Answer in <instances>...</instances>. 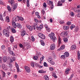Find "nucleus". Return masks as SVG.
Masks as SVG:
<instances>
[{
    "instance_id": "obj_1",
    "label": "nucleus",
    "mask_w": 80,
    "mask_h": 80,
    "mask_svg": "<svg viewBox=\"0 0 80 80\" xmlns=\"http://www.w3.org/2000/svg\"><path fill=\"white\" fill-rule=\"evenodd\" d=\"M12 27H13L15 28H16L17 27L18 28L21 29V28H22V25H21L19 23H16L15 22H12Z\"/></svg>"
},
{
    "instance_id": "obj_2",
    "label": "nucleus",
    "mask_w": 80,
    "mask_h": 80,
    "mask_svg": "<svg viewBox=\"0 0 80 80\" xmlns=\"http://www.w3.org/2000/svg\"><path fill=\"white\" fill-rule=\"evenodd\" d=\"M55 34L53 32H51V34L48 35L49 37L52 39L53 41V42H55V40H57V38L54 36Z\"/></svg>"
},
{
    "instance_id": "obj_3",
    "label": "nucleus",
    "mask_w": 80,
    "mask_h": 80,
    "mask_svg": "<svg viewBox=\"0 0 80 80\" xmlns=\"http://www.w3.org/2000/svg\"><path fill=\"white\" fill-rule=\"evenodd\" d=\"M38 35L39 37L42 40H44L45 39V36L42 33H39L38 34Z\"/></svg>"
},
{
    "instance_id": "obj_4",
    "label": "nucleus",
    "mask_w": 80,
    "mask_h": 80,
    "mask_svg": "<svg viewBox=\"0 0 80 80\" xmlns=\"http://www.w3.org/2000/svg\"><path fill=\"white\" fill-rule=\"evenodd\" d=\"M47 3L49 5H51V9H52L53 8V2L52 1L48 0L47 1Z\"/></svg>"
},
{
    "instance_id": "obj_5",
    "label": "nucleus",
    "mask_w": 80,
    "mask_h": 80,
    "mask_svg": "<svg viewBox=\"0 0 80 80\" xmlns=\"http://www.w3.org/2000/svg\"><path fill=\"white\" fill-rule=\"evenodd\" d=\"M68 33V32L67 31L62 32L61 34V36L62 37H66Z\"/></svg>"
},
{
    "instance_id": "obj_6",
    "label": "nucleus",
    "mask_w": 80,
    "mask_h": 80,
    "mask_svg": "<svg viewBox=\"0 0 80 80\" xmlns=\"http://www.w3.org/2000/svg\"><path fill=\"white\" fill-rule=\"evenodd\" d=\"M48 62H49V63H50L51 65H55V62L53 61V59H52V58H48Z\"/></svg>"
},
{
    "instance_id": "obj_7",
    "label": "nucleus",
    "mask_w": 80,
    "mask_h": 80,
    "mask_svg": "<svg viewBox=\"0 0 80 80\" xmlns=\"http://www.w3.org/2000/svg\"><path fill=\"white\" fill-rule=\"evenodd\" d=\"M43 28V25H40L39 27H36L37 30H39V31L41 30V29H42Z\"/></svg>"
},
{
    "instance_id": "obj_8",
    "label": "nucleus",
    "mask_w": 80,
    "mask_h": 80,
    "mask_svg": "<svg viewBox=\"0 0 80 80\" xmlns=\"http://www.w3.org/2000/svg\"><path fill=\"white\" fill-rule=\"evenodd\" d=\"M50 48L52 50H53L55 48V45L54 44H52L51 45Z\"/></svg>"
},
{
    "instance_id": "obj_9",
    "label": "nucleus",
    "mask_w": 80,
    "mask_h": 80,
    "mask_svg": "<svg viewBox=\"0 0 80 80\" xmlns=\"http://www.w3.org/2000/svg\"><path fill=\"white\" fill-rule=\"evenodd\" d=\"M25 70L28 72V73H30V68L28 67L25 66Z\"/></svg>"
},
{
    "instance_id": "obj_10",
    "label": "nucleus",
    "mask_w": 80,
    "mask_h": 80,
    "mask_svg": "<svg viewBox=\"0 0 80 80\" xmlns=\"http://www.w3.org/2000/svg\"><path fill=\"white\" fill-rule=\"evenodd\" d=\"M15 66L17 69V72H19L20 71L19 70V66H18V64L17 62H15Z\"/></svg>"
},
{
    "instance_id": "obj_11",
    "label": "nucleus",
    "mask_w": 80,
    "mask_h": 80,
    "mask_svg": "<svg viewBox=\"0 0 80 80\" xmlns=\"http://www.w3.org/2000/svg\"><path fill=\"white\" fill-rule=\"evenodd\" d=\"M3 62L5 63L7 61V57L5 56L2 58Z\"/></svg>"
},
{
    "instance_id": "obj_12",
    "label": "nucleus",
    "mask_w": 80,
    "mask_h": 80,
    "mask_svg": "<svg viewBox=\"0 0 80 80\" xmlns=\"http://www.w3.org/2000/svg\"><path fill=\"white\" fill-rule=\"evenodd\" d=\"M65 48V46L63 45H62L60 48L58 49V51H60V50H63Z\"/></svg>"
},
{
    "instance_id": "obj_13",
    "label": "nucleus",
    "mask_w": 80,
    "mask_h": 80,
    "mask_svg": "<svg viewBox=\"0 0 80 80\" xmlns=\"http://www.w3.org/2000/svg\"><path fill=\"white\" fill-rule=\"evenodd\" d=\"M16 58L15 57H12L11 59L10 60V62L11 63L13 62V61H15Z\"/></svg>"
},
{
    "instance_id": "obj_14",
    "label": "nucleus",
    "mask_w": 80,
    "mask_h": 80,
    "mask_svg": "<svg viewBox=\"0 0 80 80\" xmlns=\"http://www.w3.org/2000/svg\"><path fill=\"white\" fill-rule=\"evenodd\" d=\"M17 4H14L13 6V8L12 9V10H13V11H14V10L17 8Z\"/></svg>"
},
{
    "instance_id": "obj_15",
    "label": "nucleus",
    "mask_w": 80,
    "mask_h": 80,
    "mask_svg": "<svg viewBox=\"0 0 80 80\" xmlns=\"http://www.w3.org/2000/svg\"><path fill=\"white\" fill-rule=\"evenodd\" d=\"M44 78L45 80H49V78L47 75H45L44 76Z\"/></svg>"
},
{
    "instance_id": "obj_16",
    "label": "nucleus",
    "mask_w": 80,
    "mask_h": 80,
    "mask_svg": "<svg viewBox=\"0 0 80 80\" xmlns=\"http://www.w3.org/2000/svg\"><path fill=\"white\" fill-rule=\"evenodd\" d=\"M71 50H75V49H76V45H72L71 46Z\"/></svg>"
},
{
    "instance_id": "obj_17",
    "label": "nucleus",
    "mask_w": 80,
    "mask_h": 80,
    "mask_svg": "<svg viewBox=\"0 0 80 80\" xmlns=\"http://www.w3.org/2000/svg\"><path fill=\"white\" fill-rule=\"evenodd\" d=\"M10 41L12 42H13V41H14L13 37V36H11L10 37Z\"/></svg>"
},
{
    "instance_id": "obj_18",
    "label": "nucleus",
    "mask_w": 80,
    "mask_h": 80,
    "mask_svg": "<svg viewBox=\"0 0 80 80\" xmlns=\"http://www.w3.org/2000/svg\"><path fill=\"white\" fill-rule=\"evenodd\" d=\"M11 31H12V33H16V30L15 29L13 28H11Z\"/></svg>"
},
{
    "instance_id": "obj_19",
    "label": "nucleus",
    "mask_w": 80,
    "mask_h": 80,
    "mask_svg": "<svg viewBox=\"0 0 80 80\" xmlns=\"http://www.w3.org/2000/svg\"><path fill=\"white\" fill-rule=\"evenodd\" d=\"M58 6H62V2L61 1H59L58 3Z\"/></svg>"
},
{
    "instance_id": "obj_20",
    "label": "nucleus",
    "mask_w": 80,
    "mask_h": 80,
    "mask_svg": "<svg viewBox=\"0 0 80 80\" xmlns=\"http://www.w3.org/2000/svg\"><path fill=\"white\" fill-rule=\"evenodd\" d=\"M26 34H27V33H26V32L25 31H23L21 33V36L22 37H23V36H24V35H26Z\"/></svg>"
},
{
    "instance_id": "obj_21",
    "label": "nucleus",
    "mask_w": 80,
    "mask_h": 80,
    "mask_svg": "<svg viewBox=\"0 0 80 80\" xmlns=\"http://www.w3.org/2000/svg\"><path fill=\"white\" fill-rule=\"evenodd\" d=\"M6 22H10V19H9V17L7 16L6 17Z\"/></svg>"
},
{
    "instance_id": "obj_22",
    "label": "nucleus",
    "mask_w": 80,
    "mask_h": 80,
    "mask_svg": "<svg viewBox=\"0 0 80 80\" xmlns=\"http://www.w3.org/2000/svg\"><path fill=\"white\" fill-rule=\"evenodd\" d=\"M8 31L6 30V29H4L3 30L2 32L4 34V35H5L6 33L7 32H8Z\"/></svg>"
},
{
    "instance_id": "obj_23",
    "label": "nucleus",
    "mask_w": 80,
    "mask_h": 80,
    "mask_svg": "<svg viewBox=\"0 0 80 80\" xmlns=\"http://www.w3.org/2000/svg\"><path fill=\"white\" fill-rule=\"evenodd\" d=\"M63 28L64 30H68V29H69V27L68 26H64L63 27Z\"/></svg>"
},
{
    "instance_id": "obj_24",
    "label": "nucleus",
    "mask_w": 80,
    "mask_h": 80,
    "mask_svg": "<svg viewBox=\"0 0 80 80\" xmlns=\"http://www.w3.org/2000/svg\"><path fill=\"white\" fill-rule=\"evenodd\" d=\"M38 72L40 73H45L46 71H44L43 70H40L38 71Z\"/></svg>"
},
{
    "instance_id": "obj_25",
    "label": "nucleus",
    "mask_w": 80,
    "mask_h": 80,
    "mask_svg": "<svg viewBox=\"0 0 80 80\" xmlns=\"http://www.w3.org/2000/svg\"><path fill=\"white\" fill-rule=\"evenodd\" d=\"M9 32H8L7 33H6L4 35L6 36V37H9Z\"/></svg>"
},
{
    "instance_id": "obj_26",
    "label": "nucleus",
    "mask_w": 80,
    "mask_h": 80,
    "mask_svg": "<svg viewBox=\"0 0 80 80\" xmlns=\"http://www.w3.org/2000/svg\"><path fill=\"white\" fill-rule=\"evenodd\" d=\"M63 40L64 42H65L66 43L68 42V39L67 38H63Z\"/></svg>"
},
{
    "instance_id": "obj_27",
    "label": "nucleus",
    "mask_w": 80,
    "mask_h": 80,
    "mask_svg": "<svg viewBox=\"0 0 80 80\" xmlns=\"http://www.w3.org/2000/svg\"><path fill=\"white\" fill-rule=\"evenodd\" d=\"M75 26L74 25L72 24L70 27V29L71 30H73L74 28H75Z\"/></svg>"
},
{
    "instance_id": "obj_28",
    "label": "nucleus",
    "mask_w": 80,
    "mask_h": 80,
    "mask_svg": "<svg viewBox=\"0 0 80 80\" xmlns=\"http://www.w3.org/2000/svg\"><path fill=\"white\" fill-rule=\"evenodd\" d=\"M38 56H34L33 58L35 60H38Z\"/></svg>"
},
{
    "instance_id": "obj_29",
    "label": "nucleus",
    "mask_w": 80,
    "mask_h": 80,
    "mask_svg": "<svg viewBox=\"0 0 80 80\" xmlns=\"http://www.w3.org/2000/svg\"><path fill=\"white\" fill-rule=\"evenodd\" d=\"M30 1V0H27V7H29V6H30V4L29 3V1Z\"/></svg>"
},
{
    "instance_id": "obj_30",
    "label": "nucleus",
    "mask_w": 80,
    "mask_h": 80,
    "mask_svg": "<svg viewBox=\"0 0 80 80\" xmlns=\"http://www.w3.org/2000/svg\"><path fill=\"white\" fill-rule=\"evenodd\" d=\"M64 54L66 56V57H69V53H68V52H66L64 53Z\"/></svg>"
},
{
    "instance_id": "obj_31",
    "label": "nucleus",
    "mask_w": 80,
    "mask_h": 80,
    "mask_svg": "<svg viewBox=\"0 0 80 80\" xmlns=\"http://www.w3.org/2000/svg\"><path fill=\"white\" fill-rule=\"evenodd\" d=\"M10 54H11V55H12L13 56H15V54L13 53V52L12 51H10L9 52Z\"/></svg>"
},
{
    "instance_id": "obj_32",
    "label": "nucleus",
    "mask_w": 80,
    "mask_h": 80,
    "mask_svg": "<svg viewBox=\"0 0 80 80\" xmlns=\"http://www.w3.org/2000/svg\"><path fill=\"white\" fill-rule=\"evenodd\" d=\"M78 30H79V28H78V26H77L75 28V31L76 32H78Z\"/></svg>"
},
{
    "instance_id": "obj_33",
    "label": "nucleus",
    "mask_w": 80,
    "mask_h": 80,
    "mask_svg": "<svg viewBox=\"0 0 80 80\" xmlns=\"http://www.w3.org/2000/svg\"><path fill=\"white\" fill-rule=\"evenodd\" d=\"M36 55H37L38 57H40V56H41V53L40 52H38L37 53Z\"/></svg>"
},
{
    "instance_id": "obj_34",
    "label": "nucleus",
    "mask_w": 80,
    "mask_h": 80,
    "mask_svg": "<svg viewBox=\"0 0 80 80\" xmlns=\"http://www.w3.org/2000/svg\"><path fill=\"white\" fill-rule=\"evenodd\" d=\"M7 8L9 12H11V8H10V6H8V7H7Z\"/></svg>"
},
{
    "instance_id": "obj_35",
    "label": "nucleus",
    "mask_w": 80,
    "mask_h": 80,
    "mask_svg": "<svg viewBox=\"0 0 80 80\" xmlns=\"http://www.w3.org/2000/svg\"><path fill=\"white\" fill-rule=\"evenodd\" d=\"M70 70L69 69H67L65 71V73L66 74H68V72L70 71Z\"/></svg>"
},
{
    "instance_id": "obj_36",
    "label": "nucleus",
    "mask_w": 80,
    "mask_h": 80,
    "mask_svg": "<svg viewBox=\"0 0 80 80\" xmlns=\"http://www.w3.org/2000/svg\"><path fill=\"white\" fill-rule=\"evenodd\" d=\"M0 20L2 21H3V18L2 15V14H0Z\"/></svg>"
},
{
    "instance_id": "obj_37",
    "label": "nucleus",
    "mask_w": 80,
    "mask_h": 80,
    "mask_svg": "<svg viewBox=\"0 0 80 80\" xmlns=\"http://www.w3.org/2000/svg\"><path fill=\"white\" fill-rule=\"evenodd\" d=\"M14 3H15L14 0H11L10 3L11 5H12V4H14Z\"/></svg>"
},
{
    "instance_id": "obj_38",
    "label": "nucleus",
    "mask_w": 80,
    "mask_h": 80,
    "mask_svg": "<svg viewBox=\"0 0 80 80\" xmlns=\"http://www.w3.org/2000/svg\"><path fill=\"white\" fill-rule=\"evenodd\" d=\"M61 58H62V59H64L65 58V55H62L61 56Z\"/></svg>"
},
{
    "instance_id": "obj_39",
    "label": "nucleus",
    "mask_w": 80,
    "mask_h": 80,
    "mask_svg": "<svg viewBox=\"0 0 80 80\" xmlns=\"http://www.w3.org/2000/svg\"><path fill=\"white\" fill-rule=\"evenodd\" d=\"M58 43H61V39H60V37L58 38Z\"/></svg>"
},
{
    "instance_id": "obj_40",
    "label": "nucleus",
    "mask_w": 80,
    "mask_h": 80,
    "mask_svg": "<svg viewBox=\"0 0 80 80\" xmlns=\"http://www.w3.org/2000/svg\"><path fill=\"white\" fill-rule=\"evenodd\" d=\"M52 77H54L55 78H57V77L56 76V74L55 73H53Z\"/></svg>"
},
{
    "instance_id": "obj_41",
    "label": "nucleus",
    "mask_w": 80,
    "mask_h": 80,
    "mask_svg": "<svg viewBox=\"0 0 80 80\" xmlns=\"http://www.w3.org/2000/svg\"><path fill=\"white\" fill-rule=\"evenodd\" d=\"M2 74V77H5L6 75V74L5 73V72H3Z\"/></svg>"
},
{
    "instance_id": "obj_42",
    "label": "nucleus",
    "mask_w": 80,
    "mask_h": 80,
    "mask_svg": "<svg viewBox=\"0 0 80 80\" xmlns=\"http://www.w3.org/2000/svg\"><path fill=\"white\" fill-rule=\"evenodd\" d=\"M45 58V57L43 56H42V57L41 58H40V60L41 61H42V60H43V59Z\"/></svg>"
},
{
    "instance_id": "obj_43",
    "label": "nucleus",
    "mask_w": 80,
    "mask_h": 80,
    "mask_svg": "<svg viewBox=\"0 0 80 80\" xmlns=\"http://www.w3.org/2000/svg\"><path fill=\"white\" fill-rule=\"evenodd\" d=\"M71 24H72V22H68L67 23V25H70Z\"/></svg>"
},
{
    "instance_id": "obj_44",
    "label": "nucleus",
    "mask_w": 80,
    "mask_h": 80,
    "mask_svg": "<svg viewBox=\"0 0 80 80\" xmlns=\"http://www.w3.org/2000/svg\"><path fill=\"white\" fill-rule=\"evenodd\" d=\"M41 44L43 46H44V45H45V43L43 42V41H41Z\"/></svg>"
},
{
    "instance_id": "obj_45",
    "label": "nucleus",
    "mask_w": 80,
    "mask_h": 80,
    "mask_svg": "<svg viewBox=\"0 0 80 80\" xmlns=\"http://www.w3.org/2000/svg\"><path fill=\"white\" fill-rule=\"evenodd\" d=\"M43 64L44 67H48V65H47V63H46V62H44L43 63Z\"/></svg>"
},
{
    "instance_id": "obj_46",
    "label": "nucleus",
    "mask_w": 80,
    "mask_h": 80,
    "mask_svg": "<svg viewBox=\"0 0 80 80\" xmlns=\"http://www.w3.org/2000/svg\"><path fill=\"white\" fill-rule=\"evenodd\" d=\"M19 20H20L21 21H23V18L21 17L20 18H19Z\"/></svg>"
},
{
    "instance_id": "obj_47",
    "label": "nucleus",
    "mask_w": 80,
    "mask_h": 80,
    "mask_svg": "<svg viewBox=\"0 0 80 80\" xmlns=\"http://www.w3.org/2000/svg\"><path fill=\"white\" fill-rule=\"evenodd\" d=\"M41 12L43 13V15H45V10H44L42 9L41 11Z\"/></svg>"
},
{
    "instance_id": "obj_48",
    "label": "nucleus",
    "mask_w": 80,
    "mask_h": 80,
    "mask_svg": "<svg viewBox=\"0 0 80 80\" xmlns=\"http://www.w3.org/2000/svg\"><path fill=\"white\" fill-rule=\"evenodd\" d=\"M2 67L3 69H5V65L4 64H2Z\"/></svg>"
},
{
    "instance_id": "obj_49",
    "label": "nucleus",
    "mask_w": 80,
    "mask_h": 80,
    "mask_svg": "<svg viewBox=\"0 0 80 80\" xmlns=\"http://www.w3.org/2000/svg\"><path fill=\"white\" fill-rule=\"evenodd\" d=\"M35 65V63L34 62H31V65L32 67H34V65Z\"/></svg>"
},
{
    "instance_id": "obj_50",
    "label": "nucleus",
    "mask_w": 80,
    "mask_h": 80,
    "mask_svg": "<svg viewBox=\"0 0 80 80\" xmlns=\"http://www.w3.org/2000/svg\"><path fill=\"white\" fill-rule=\"evenodd\" d=\"M43 7L45 8H46V7H47V5H46V3L45 2H44L43 4Z\"/></svg>"
},
{
    "instance_id": "obj_51",
    "label": "nucleus",
    "mask_w": 80,
    "mask_h": 80,
    "mask_svg": "<svg viewBox=\"0 0 80 80\" xmlns=\"http://www.w3.org/2000/svg\"><path fill=\"white\" fill-rule=\"evenodd\" d=\"M9 68H12V65L10 63L9 64Z\"/></svg>"
},
{
    "instance_id": "obj_52",
    "label": "nucleus",
    "mask_w": 80,
    "mask_h": 80,
    "mask_svg": "<svg viewBox=\"0 0 80 80\" xmlns=\"http://www.w3.org/2000/svg\"><path fill=\"white\" fill-rule=\"evenodd\" d=\"M29 29L30 31H32L33 30V28H32V27L31 26L29 28Z\"/></svg>"
},
{
    "instance_id": "obj_53",
    "label": "nucleus",
    "mask_w": 80,
    "mask_h": 80,
    "mask_svg": "<svg viewBox=\"0 0 80 80\" xmlns=\"http://www.w3.org/2000/svg\"><path fill=\"white\" fill-rule=\"evenodd\" d=\"M67 61H66L63 64V66L64 67H65V66H66V65H67Z\"/></svg>"
},
{
    "instance_id": "obj_54",
    "label": "nucleus",
    "mask_w": 80,
    "mask_h": 80,
    "mask_svg": "<svg viewBox=\"0 0 80 80\" xmlns=\"http://www.w3.org/2000/svg\"><path fill=\"white\" fill-rule=\"evenodd\" d=\"M47 32H50V28H47Z\"/></svg>"
},
{
    "instance_id": "obj_55",
    "label": "nucleus",
    "mask_w": 80,
    "mask_h": 80,
    "mask_svg": "<svg viewBox=\"0 0 80 80\" xmlns=\"http://www.w3.org/2000/svg\"><path fill=\"white\" fill-rule=\"evenodd\" d=\"M60 23H61V24L64 23V21H61L60 22Z\"/></svg>"
},
{
    "instance_id": "obj_56",
    "label": "nucleus",
    "mask_w": 80,
    "mask_h": 80,
    "mask_svg": "<svg viewBox=\"0 0 80 80\" xmlns=\"http://www.w3.org/2000/svg\"><path fill=\"white\" fill-rule=\"evenodd\" d=\"M34 21H35V22H36V23H38V19H34Z\"/></svg>"
},
{
    "instance_id": "obj_57",
    "label": "nucleus",
    "mask_w": 80,
    "mask_h": 80,
    "mask_svg": "<svg viewBox=\"0 0 80 80\" xmlns=\"http://www.w3.org/2000/svg\"><path fill=\"white\" fill-rule=\"evenodd\" d=\"M49 70H51V71H53V68L52 67H50L49 68Z\"/></svg>"
},
{
    "instance_id": "obj_58",
    "label": "nucleus",
    "mask_w": 80,
    "mask_h": 80,
    "mask_svg": "<svg viewBox=\"0 0 80 80\" xmlns=\"http://www.w3.org/2000/svg\"><path fill=\"white\" fill-rule=\"evenodd\" d=\"M26 26H27V28H28V29H29V28L31 27L30 26L28 25H26Z\"/></svg>"
},
{
    "instance_id": "obj_59",
    "label": "nucleus",
    "mask_w": 80,
    "mask_h": 80,
    "mask_svg": "<svg viewBox=\"0 0 80 80\" xmlns=\"http://www.w3.org/2000/svg\"><path fill=\"white\" fill-rule=\"evenodd\" d=\"M71 15L72 16H74V15H75V14H74V13L73 12H71Z\"/></svg>"
},
{
    "instance_id": "obj_60",
    "label": "nucleus",
    "mask_w": 80,
    "mask_h": 80,
    "mask_svg": "<svg viewBox=\"0 0 80 80\" xmlns=\"http://www.w3.org/2000/svg\"><path fill=\"white\" fill-rule=\"evenodd\" d=\"M8 50L9 52L11 51V48H10L8 47Z\"/></svg>"
},
{
    "instance_id": "obj_61",
    "label": "nucleus",
    "mask_w": 80,
    "mask_h": 80,
    "mask_svg": "<svg viewBox=\"0 0 80 80\" xmlns=\"http://www.w3.org/2000/svg\"><path fill=\"white\" fill-rule=\"evenodd\" d=\"M31 41L32 42H34L35 41V38H34L32 37V38L31 39Z\"/></svg>"
},
{
    "instance_id": "obj_62",
    "label": "nucleus",
    "mask_w": 80,
    "mask_h": 80,
    "mask_svg": "<svg viewBox=\"0 0 80 80\" xmlns=\"http://www.w3.org/2000/svg\"><path fill=\"white\" fill-rule=\"evenodd\" d=\"M12 22H16V21H15V18H12Z\"/></svg>"
},
{
    "instance_id": "obj_63",
    "label": "nucleus",
    "mask_w": 80,
    "mask_h": 80,
    "mask_svg": "<svg viewBox=\"0 0 80 80\" xmlns=\"http://www.w3.org/2000/svg\"><path fill=\"white\" fill-rule=\"evenodd\" d=\"M77 16L78 17H80V13H78L77 14Z\"/></svg>"
},
{
    "instance_id": "obj_64",
    "label": "nucleus",
    "mask_w": 80,
    "mask_h": 80,
    "mask_svg": "<svg viewBox=\"0 0 80 80\" xmlns=\"http://www.w3.org/2000/svg\"><path fill=\"white\" fill-rule=\"evenodd\" d=\"M2 49H4V48H5V46L3 45L2 46Z\"/></svg>"
}]
</instances>
